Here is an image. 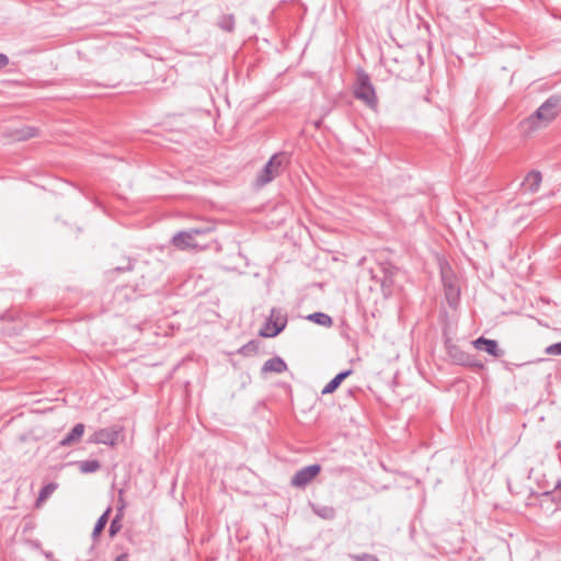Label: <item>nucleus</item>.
I'll return each instance as SVG.
<instances>
[{
	"label": "nucleus",
	"mask_w": 561,
	"mask_h": 561,
	"mask_svg": "<svg viewBox=\"0 0 561 561\" xmlns=\"http://www.w3.org/2000/svg\"><path fill=\"white\" fill-rule=\"evenodd\" d=\"M115 561H127V554H121L118 556Z\"/></svg>",
	"instance_id": "nucleus-24"
},
{
	"label": "nucleus",
	"mask_w": 561,
	"mask_h": 561,
	"mask_svg": "<svg viewBox=\"0 0 561 561\" xmlns=\"http://www.w3.org/2000/svg\"><path fill=\"white\" fill-rule=\"evenodd\" d=\"M449 355L457 364L478 366V364L473 363L472 357L469 354L459 350L456 346L449 348ZM479 367H482V365H479Z\"/></svg>",
	"instance_id": "nucleus-9"
},
{
	"label": "nucleus",
	"mask_w": 561,
	"mask_h": 561,
	"mask_svg": "<svg viewBox=\"0 0 561 561\" xmlns=\"http://www.w3.org/2000/svg\"><path fill=\"white\" fill-rule=\"evenodd\" d=\"M118 527L116 526V520H113L110 526V533L113 536L117 531Z\"/></svg>",
	"instance_id": "nucleus-22"
},
{
	"label": "nucleus",
	"mask_w": 561,
	"mask_h": 561,
	"mask_svg": "<svg viewBox=\"0 0 561 561\" xmlns=\"http://www.w3.org/2000/svg\"><path fill=\"white\" fill-rule=\"evenodd\" d=\"M211 227L194 228L187 231H180L172 238V244L181 251L194 250L201 251L207 248L206 243L201 242V238L210 232Z\"/></svg>",
	"instance_id": "nucleus-2"
},
{
	"label": "nucleus",
	"mask_w": 561,
	"mask_h": 561,
	"mask_svg": "<svg viewBox=\"0 0 561 561\" xmlns=\"http://www.w3.org/2000/svg\"><path fill=\"white\" fill-rule=\"evenodd\" d=\"M541 180L542 178L540 172L531 171L526 175L523 185L526 187V190L536 192L540 186Z\"/></svg>",
	"instance_id": "nucleus-13"
},
{
	"label": "nucleus",
	"mask_w": 561,
	"mask_h": 561,
	"mask_svg": "<svg viewBox=\"0 0 561 561\" xmlns=\"http://www.w3.org/2000/svg\"><path fill=\"white\" fill-rule=\"evenodd\" d=\"M118 438V431L114 428H101L94 432L89 442L92 444L115 445Z\"/></svg>",
	"instance_id": "nucleus-8"
},
{
	"label": "nucleus",
	"mask_w": 561,
	"mask_h": 561,
	"mask_svg": "<svg viewBox=\"0 0 561 561\" xmlns=\"http://www.w3.org/2000/svg\"><path fill=\"white\" fill-rule=\"evenodd\" d=\"M560 112V99L549 98L534 115L523 122L524 128L531 133L551 123Z\"/></svg>",
	"instance_id": "nucleus-1"
},
{
	"label": "nucleus",
	"mask_w": 561,
	"mask_h": 561,
	"mask_svg": "<svg viewBox=\"0 0 561 561\" xmlns=\"http://www.w3.org/2000/svg\"><path fill=\"white\" fill-rule=\"evenodd\" d=\"M541 496H542V500H541V501L543 502V501H546V500L550 499L551 494H550L549 492H545V493H542V495H541Z\"/></svg>",
	"instance_id": "nucleus-25"
},
{
	"label": "nucleus",
	"mask_w": 561,
	"mask_h": 561,
	"mask_svg": "<svg viewBox=\"0 0 561 561\" xmlns=\"http://www.w3.org/2000/svg\"><path fill=\"white\" fill-rule=\"evenodd\" d=\"M451 295H455V297H457L458 290H456L451 286H449V291L447 293V297L449 298Z\"/></svg>",
	"instance_id": "nucleus-23"
},
{
	"label": "nucleus",
	"mask_w": 561,
	"mask_h": 561,
	"mask_svg": "<svg viewBox=\"0 0 561 561\" xmlns=\"http://www.w3.org/2000/svg\"><path fill=\"white\" fill-rule=\"evenodd\" d=\"M286 324L287 314L280 309L273 308L270 317L260 330V335L263 337H274L285 329Z\"/></svg>",
	"instance_id": "nucleus-5"
},
{
	"label": "nucleus",
	"mask_w": 561,
	"mask_h": 561,
	"mask_svg": "<svg viewBox=\"0 0 561 561\" xmlns=\"http://www.w3.org/2000/svg\"><path fill=\"white\" fill-rule=\"evenodd\" d=\"M9 65V58L7 55L0 53V69Z\"/></svg>",
	"instance_id": "nucleus-21"
},
{
	"label": "nucleus",
	"mask_w": 561,
	"mask_h": 561,
	"mask_svg": "<svg viewBox=\"0 0 561 561\" xmlns=\"http://www.w3.org/2000/svg\"><path fill=\"white\" fill-rule=\"evenodd\" d=\"M351 559L353 561H379V559L376 556L369 553L352 554Z\"/></svg>",
	"instance_id": "nucleus-19"
},
{
	"label": "nucleus",
	"mask_w": 561,
	"mask_h": 561,
	"mask_svg": "<svg viewBox=\"0 0 561 561\" xmlns=\"http://www.w3.org/2000/svg\"><path fill=\"white\" fill-rule=\"evenodd\" d=\"M81 472L89 473L95 472L100 469V462L98 460H85L80 462Z\"/></svg>",
	"instance_id": "nucleus-18"
},
{
	"label": "nucleus",
	"mask_w": 561,
	"mask_h": 561,
	"mask_svg": "<svg viewBox=\"0 0 561 561\" xmlns=\"http://www.w3.org/2000/svg\"><path fill=\"white\" fill-rule=\"evenodd\" d=\"M321 471L320 465H310L298 470L291 478V485L296 488H305Z\"/></svg>",
	"instance_id": "nucleus-6"
},
{
	"label": "nucleus",
	"mask_w": 561,
	"mask_h": 561,
	"mask_svg": "<svg viewBox=\"0 0 561 561\" xmlns=\"http://www.w3.org/2000/svg\"><path fill=\"white\" fill-rule=\"evenodd\" d=\"M286 369L287 365L280 357H273L267 359L262 367L263 373L280 374L284 373Z\"/></svg>",
	"instance_id": "nucleus-11"
},
{
	"label": "nucleus",
	"mask_w": 561,
	"mask_h": 561,
	"mask_svg": "<svg viewBox=\"0 0 561 561\" xmlns=\"http://www.w3.org/2000/svg\"><path fill=\"white\" fill-rule=\"evenodd\" d=\"M472 345L476 350L485 352L495 358H500L504 355V351L500 348L499 343L495 340H489L481 336L474 340Z\"/></svg>",
	"instance_id": "nucleus-7"
},
{
	"label": "nucleus",
	"mask_w": 561,
	"mask_h": 561,
	"mask_svg": "<svg viewBox=\"0 0 561 561\" xmlns=\"http://www.w3.org/2000/svg\"><path fill=\"white\" fill-rule=\"evenodd\" d=\"M84 433V425L82 423H79L77 425H75V427L70 431L69 434H67L65 436V438H62L60 440V446H71L73 444H76L77 442H79L82 437Z\"/></svg>",
	"instance_id": "nucleus-10"
},
{
	"label": "nucleus",
	"mask_w": 561,
	"mask_h": 561,
	"mask_svg": "<svg viewBox=\"0 0 561 561\" xmlns=\"http://www.w3.org/2000/svg\"><path fill=\"white\" fill-rule=\"evenodd\" d=\"M111 508H107L95 523L93 529V537H98L103 531L105 525L107 524Z\"/></svg>",
	"instance_id": "nucleus-17"
},
{
	"label": "nucleus",
	"mask_w": 561,
	"mask_h": 561,
	"mask_svg": "<svg viewBox=\"0 0 561 561\" xmlns=\"http://www.w3.org/2000/svg\"><path fill=\"white\" fill-rule=\"evenodd\" d=\"M354 94L356 99L363 101L369 107L375 108L377 106L375 89L370 82L369 76L364 71H360L357 75V82L354 89Z\"/></svg>",
	"instance_id": "nucleus-4"
},
{
	"label": "nucleus",
	"mask_w": 561,
	"mask_h": 561,
	"mask_svg": "<svg viewBox=\"0 0 561 561\" xmlns=\"http://www.w3.org/2000/svg\"><path fill=\"white\" fill-rule=\"evenodd\" d=\"M307 319L313 323H317L322 327H331L332 325V318L323 312H314L307 317Z\"/></svg>",
	"instance_id": "nucleus-14"
},
{
	"label": "nucleus",
	"mask_w": 561,
	"mask_h": 561,
	"mask_svg": "<svg viewBox=\"0 0 561 561\" xmlns=\"http://www.w3.org/2000/svg\"><path fill=\"white\" fill-rule=\"evenodd\" d=\"M286 163L287 157L284 152L273 154L262 171L259 173L256 178V184L259 186H263L272 182L283 172Z\"/></svg>",
	"instance_id": "nucleus-3"
},
{
	"label": "nucleus",
	"mask_w": 561,
	"mask_h": 561,
	"mask_svg": "<svg viewBox=\"0 0 561 561\" xmlns=\"http://www.w3.org/2000/svg\"><path fill=\"white\" fill-rule=\"evenodd\" d=\"M312 511L323 519H333L335 516V510L332 506L313 505Z\"/></svg>",
	"instance_id": "nucleus-16"
},
{
	"label": "nucleus",
	"mask_w": 561,
	"mask_h": 561,
	"mask_svg": "<svg viewBox=\"0 0 561 561\" xmlns=\"http://www.w3.org/2000/svg\"><path fill=\"white\" fill-rule=\"evenodd\" d=\"M546 353L549 355H561V342L549 345L546 348Z\"/></svg>",
	"instance_id": "nucleus-20"
},
{
	"label": "nucleus",
	"mask_w": 561,
	"mask_h": 561,
	"mask_svg": "<svg viewBox=\"0 0 561 561\" xmlns=\"http://www.w3.org/2000/svg\"><path fill=\"white\" fill-rule=\"evenodd\" d=\"M57 488L58 484L54 482L48 483L42 488L36 501V506L39 507L56 491Z\"/></svg>",
	"instance_id": "nucleus-15"
},
{
	"label": "nucleus",
	"mask_w": 561,
	"mask_h": 561,
	"mask_svg": "<svg viewBox=\"0 0 561 561\" xmlns=\"http://www.w3.org/2000/svg\"><path fill=\"white\" fill-rule=\"evenodd\" d=\"M352 374V370H345L340 374H337L327 386L322 389V394H330L333 393L339 386L342 383V381L347 378Z\"/></svg>",
	"instance_id": "nucleus-12"
}]
</instances>
